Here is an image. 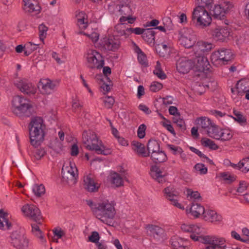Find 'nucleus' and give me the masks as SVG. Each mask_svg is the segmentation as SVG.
<instances>
[{
    "mask_svg": "<svg viewBox=\"0 0 249 249\" xmlns=\"http://www.w3.org/2000/svg\"><path fill=\"white\" fill-rule=\"evenodd\" d=\"M146 228L149 230V234L157 241L163 238L164 233V230L160 227L152 224H148Z\"/></svg>",
    "mask_w": 249,
    "mask_h": 249,
    "instance_id": "nucleus-18",
    "label": "nucleus"
},
{
    "mask_svg": "<svg viewBox=\"0 0 249 249\" xmlns=\"http://www.w3.org/2000/svg\"><path fill=\"white\" fill-rule=\"evenodd\" d=\"M11 104L12 112L19 117H30L34 112L33 106L30 101L21 96L14 97Z\"/></svg>",
    "mask_w": 249,
    "mask_h": 249,
    "instance_id": "nucleus-2",
    "label": "nucleus"
},
{
    "mask_svg": "<svg viewBox=\"0 0 249 249\" xmlns=\"http://www.w3.org/2000/svg\"><path fill=\"white\" fill-rule=\"evenodd\" d=\"M155 75L157 76L160 79H165L167 76L160 68V64L159 61L157 62V65L155 70L153 71Z\"/></svg>",
    "mask_w": 249,
    "mask_h": 249,
    "instance_id": "nucleus-46",
    "label": "nucleus"
},
{
    "mask_svg": "<svg viewBox=\"0 0 249 249\" xmlns=\"http://www.w3.org/2000/svg\"><path fill=\"white\" fill-rule=\"evenodd\" d=\"M94 214L103 223L108 226H114L113 219L115 214V211L111 204L106 201L99 203Z\"/></svg>",
    "mask_w": 249,
    "mask_h": 249,
    "instance_id": "nucleus-3",
    "label": "nucleus"
},
{
    "mask_svg": "<svg viewBox=\"0 0 249 249\" xmlns=\"http://www.w3.org/2000/svg\"><path fill=\"white\" fill-rule=\"evenodd\" d=\"M194 168L201 175L206 174L207 173V168L205 167V165L203 163H197L195 166Z\"/></svg>",
    "mask_w": 249,
    "mask_h": 249,
    "instance_id": "nucleus-53",
    "label": "nucleus"
},
{
    "mask_svg": "<svg viewBox=\"0 0 249 249\" xmlns=\"http://www.w3.org/2000/svg\"><path fill=\"white\" fill-rule=\"evenodd\" d=\"M194 66L193 61L185 57L179 58L176 63L177 71L181 73H188Z\"/></svg>",
    "mask_w": 249,
    "mask_h": 249,
    "instance_id": "nucleus-13",
    "label": "nucleus"
},
{
    "mask_svg": "<svg viewBox=\"0 0 249 249\" xmlns=\"http://www.w3.org/2000/svg\"><path fill=\"white\" fill-rule=\"evenodd\" d=\"M155 50L157 53L161 57H166L169 54L170 49L169 46L163 43L158 44Z\"/></svg>",
    "mask_w": 249,
    "mask_h": 249,
    "instance_id": "nucleus-32",
    "label": "nucleus"
},
{
    "mask_svg": "<svg viewBox=\"0 0 249 249\" xmlns=\"http://www.w3.org/2000/svg\"><path fill=\"white\" fill-rule=\"evenodd\" d=\"M28 153L31 156L34 157L36 160H39L46 154V151L43 148L35 149L30 148L28 150Z\"/></svg>",
    "mask_w": 249,
    "mask_h": 249,
    "instance_id": "nucleus-35",
    "label": "nucleus"
},
{
    "mask_svg": "<svg viewBox=\"0 0 249 249\" xmlns=\"http://www.w3.org/2000/svg\"><path fill=\"white\" fill-rule=\"evenodd\" d=\"M63 144L61 142L57 140L54 142L53 145V150L57 153H60L63 151Z\"/></svg>",
    "mask_w": 249,
    "mask_h": 249,
    "instance_id": "nucleus-58",
    "label": "nucleus"
},
{
    "mask_svg": "<svg viewBox=\"0 0 249 249\" xmlns=\"http://www.w3.org/2000/svg\"><path fill=\"white\" fill-rule=\"evenodd\" d=\"M83 142L84 144H87L88 143H91V145L88 144L86 146L87 149L89 150H93L92 147H93L94 145H98V139L96 134L89 130L88 131H84L83 133Z\"/></svg>",
    "mask_w": 249,
    "mask_h": 249,
    "instance_id": "nucleus-15",
    "label": "nucleus"
},
{
    "mask_svg": "<svg viewBox=\"0 0 249 249\" xmlns=\"http://www.w3.org/2000/svg\"><path fill=\"white\" fill-rule=\"evenodd\" d=\"M25 9L28 8L29 12L39 11L40 7L38 5L37 2L35 0H23Z\"/></svg>",
    "mask_w": 249,
    "mask_h": 249,
    "instance_id": "nucleus-28",
    "label": "nucleus"
},
{
    "mask_svg": "<svg viewBox=\"0 0 249 249\" xmlns=\"http://www.w3.org/2000/svg\"><path fill=\"white\" fill-rule=\"evenodd\" d=\"M39 36L41 40L43 41L46 37V32L48 30L47 27L44 24H41L38 26Z\"/></svg>",
    "mask_w": 249,
    "mask_h": 249,
    "instance_id": "nucleus-51",
    "label": "nucleus"
},
{
    "mask_svg": "<svg viewBox=\"0 0 249 249\" xmlns=\"http://www.w3.org/2000/svg\"><path fill=\"white\" fill-rule=\"evenodd\" d=\"M171 245L176 249L184 248L183 241L182 239L177 236H173L170 240Z\"/></svg>",
    "mask_w": 249,
    "mask_h": 249,
    "instance_id": "nucleus-39",
    "label": "nucleus"
},
{
    "mask_svg": "<svg viewBox=\"0 0 249 249\" xmlns=\"http://www.w3.org/2000/svg\"><path fill=\"white\" fill-rule=\"evenodd\" d=\"M197 6H201L203 9H211L212 8V3L213 0H196Z\"/></svg>",
    "mask_w": 249,
    "mask_h": 249,
    "instance_id": "nucleus-47",
    "label": "nucleus"
},
{
    "mask_svg": "<svg viewBox=\"0 0 249 249\" xmlns=\"http://www.w3.org/2000/svg\"><path fill=\"white\" fill-rule=\"evenodd\" d=\"M199 49L203 53L210 51L213 48L212 43H208L205 42H199L197 43Z\"/></svg>",
    "mask_w": 249,
    "mask_h": 249,
    "instance_id": "nucleus-48",
    "label": "nucleus"
},
{
    "mask_svg": "<svg viewBox=\"0 0 249 249\" xmlns=\"http://www.w3.org/2000/svg\"><path fill=\"white\" fill-rule=\"evenodd\" d=\"M32 190L35 195L37 197L41 196L45 193V187L42 184L39 185L35 184L33 187Z\"/></svg>",
    "mask_w": 249,
    "mask_h": 249,
    "instance_id": "nucleus-42",
    "label": "nucleus"
},
{
    "mask_svg": "<svg viewBox=\"0 0 249 249\" xmlns=\"http://www.w3.org/2000/svg\"><path fill=\"white\" fill-rule=\"evenodd\" d=\"M196 123L201 126L202 128L209 129L210 127L213 124L210 119L206 117H201L197 118L196 120Z\"/></svg>",
    "mask_w": 249,
    "mask_h": 249,
    "instance_id": "nucleus-31",
    "label": "nucleus"
},
{
    "mask_svg": "<svg viewBox=\"0 0 249 249\" xmlns=\"http://www.w3.org/2000/svg\"><path fill=\"white\" fill-rule=\"evenodd\" d=\"M87 67L91 69H100L103 67L104 60L101 54L95 50L88 53L87 56Z\"/></svg>",
    "mask_w": 249,
    "mask_h": 249,
    "instance_id": "nucleus-9",
    "label": "nucleus"
},
{
    "mask_svg": "<svg viewBox=\"0 0 249 249\" xmlns=\"http://www.w3.org/2000/svg\"><path fill=\"white\" fill-rule=\"evenodd\" d=\"M99 185L96 183L89 175L84 178V187L89 192H95L98 191Z\"/></svg>",
    "mask_w": 249,
    "mask_h": 249,
    "instance_id": "nucleus-19",
    "label": "nucleus"
},
{
    "mask_svg": "<svg viewBox=\"0 0 249 249\" xmlns=\"http://www.w3.org/2000/svg\"><path fill=\"white\" fill-rule=\"evenodd\" d=\"M23 213L38 224H41L42 216L40 210L33 204H26L21 209Z\"/></svg>",
    "mask_w": 249,
    "mask_h": 249,
    "instance_id": "nucleus-10",
    "label": "nucleus"
},
{
    "mask_svg": "<svg viewBox=\"0 0 249 249\" xmlns=\"http://www.w3.org/2000/svg\"><path fill=\"white\" fill-rule=\"evenodd\" d=\"M132 145L133 149L136 151L139 155H141L143 157L149 156V153L146 152L145 147L143 144L137 141H133Z\"/></svg>",
    "mask_w": 249,
    "mask_h": 249,
    "instance_id": "nucleus-23",
    "label": "nucleus"
},
{
    "mask_svg": "<svg viewBox=\"0 0 249 249\" xmlns=\"http://www.w3.org/2000/svg\"><path fill=\"white\" fill-rule=\"evenodd\" d=\"M205 213V209L200 204L197 203H193L190 208V213L195 217H198L202 214L204 215Z\"/></svg>",
    "mask_w": 249,
    "mask_h": 249,
    "instance_id": "nucleus-27",
    "label": "nucleus"
},
{
    "mask_svg": "<svg viewBox=\"0 0 249 249\" xmlns=\"http://www.w3.org/2000/svg\"><path fill=\"white\" fill-rule=\"evenodd\" d=\"M111 183L114 184L116 187H119L123 185V177L121 175L116 173L114 172L111 175Z\"/></svg>",
    "mask_w": 249,
    "mask_h": 249,
    "instance_id": "nucleus-37",
    "label": "nucleus"
},
{
    "mask_svg": "<svg viewBox=\"0 0 249 249\" xmlns=\"http://www.w3.org/2000/svg\"><path fill=\"white\" fill-rule=\"evenodd\" d=\"M138 60L139 63L143 67H146L148 66L147 57L144 53L138 55Z\"/></svg>",
    "mask_w": 249,
    "mask_h": 249,
    "instance_id": "nucleus-52",
    "label": "nucleus"
},
{
    "mask_svg": "<svg viewBox=\"0 0 249 249\" xmlns=\"http://www.w3.org/2000/svg\"><path fill=\"white\" fill-rule=\"evenodd\" d=\"M233 58L234 54L231 50L225 48L218 49L213 52L211 56L212 63L216 66L228 64Z\"/></svg>",
    "mask_w": 249,
    "mask_h": 249,
    "instance_id": "nucleus-4",
    "label": "nucleus"
},
{
    "mask_svg": "<svg viewBox=\"0 0 249 249\" xmlns=\"http://www.w3.org/2000/svg\"><path fill=\"white\" fill-rule=\"evenodd\" d=\"M150 175L151 177L159 183L164 181V176L162 175V172L160 168L156 165H152L150 168Z\"/></svg>",
    "mask_w": 249,
    "mask_h": 249,
    "instance_id": "nucleus-21",
    "label": "nucleus"
},
{
    "mask_svg": "<svg viewBox=\"0 0 249 249\" xmlns=\"http://www.w3.org/2000/svg\"><path fill=\"white\" fill-rule=\"evenodd\" d=\"M167 147L171 151H173V153L174 155H176L178 153L181 154V153L183 152L182 149L181 147L176 146L173 144H168Z\"/></svg>",
    "mask_w": 249,
    "mask_h": 249,
    "instance_id": "nucleus-57",
    "label": "nucleus"
},
{
    "mask_svg": "<svg viewBox=\"0 0 249 249\" xmlns=\"http://www.w3.org/2000/svg\"><path fill=\"white\" fill-rule=\"evenodd\" d=\"M163 192L166 195V197L171 201H173L174 199V197L178 196V194H173V193L169 192V190L168 188H165Z\"/></svg>",
    "mask_w": 249,
    "mask_h": 249,
    "instance_id": "nucleus-63",
    "label": "nucleus"
},
{
    "mask_svg": "<svg viewBox=\"0 0 249 249\" xmlns=\"http://www.w3.org/2000/svg\"><path fill=\"white\" fill-rule=\"evenodd\" d=\"M203 217L205 220L210 221L212 222L220 221L222 219L221 216L218 215L213 210H208L207 212L205 211Z\"/></svg>",
    "mask_w": 249,
    "mask_h": 249,
    "instance_id": "nucleus-25",
    "label": "nucleus"
},
{
    "mask_svg": "<svg viewBox=\"0 0 249 249\" xmlns=\"http://www.w3.org/2000/svg\"><path fill=\"white\" fill-rule=\"evenodd\" d=\"M114 99L112 96H107L104 100L105 106L107 108H110L114 103Z\"/></svg>",
    "mask_w": 249,
    "mask_h": 249,
    "instance_id": "nucleus-59",
    "label": "nucleus"
},
{
    "mask_svg": "<svg viewBox=\"0 0 249 249\" xmlns=\"http://www.w3.org/2000/svg\"><path fill=\"white\" fill-rule=\"evenodd\" d=\"M104 76L102 74H97L95 76V78L98 80H100L101 81H105V80H108V83H110L111 81L109 77H108V74H110L111 73V70L110 68L108 66L104 67L103 70Z\"/></svg>",
    "mask_w": 249,
    "mask_h": 249,
    "instance_id": "nucleus-38",
    "label": "nucleus"
},
{
    "mask_svg": "<svg viewBox=\"0 0 249 249\" xmlns=\"http://www.w3.org/2000/svg\"><path fill=\"white\" fill-rule=\"evenodd\" d=\"M151 158L155 163L164 162L167 159L165 153L162 151H160V150L158 152L152 153L151 155Z\"/></svg>",
    "mask_w": 249,
    "mask_h": 249,
    "instance_id": "nucleus-33",
    "label": "nucleus"
},
{
    "mask_svg": "<svg viewBox=\"0 0 249 249\" xmlns=\"http://www.w3.org/2000/svg\"><path fill=\"white\" fill-rule=\"evenodd\" d=\"M213 241L212 245H208L205 249H225L226 246L225 244V240L222 237H218L213 236Z\"/></svg>",
    "mask_w": 249,
    "mask_h": 249,
    "instance_id": "nucleus-22",
    "label": "nucleus"
},
{
    "mask_svg": "<svg viewBox=\"0 0 249 249\" xmlns=\"http://www.w3.org/2000/svg\"><path fill=\"white\" fill-rule=\"evenodd\" d=\"M236 94L242 96L249 90V79L239 80L236 84Z\"/></svg>",
    "mask_w": 249,
    "mask_h": 249,
    "instance_id": "nucleus-20",
    "label": "nucleus"
},
{
    "mask_svg": "<svg viewBox=\"0 0 249 249\" xmlns=\"http://www.w3.org/2000/svg\"><path fill=\"white\" fill-rule=\"evenodd\" d=\"M201 232V230L199 227L197 225H192L191 231L190 238H191V236L193 234L195 235H202L200 234Z\"/></svg>",
    "mask_w": 249,
    "mask_h": 249,
    "instance_id": "nucleus-62",
    "label": "nucleus"
},
{
    "mask_svg": "<svg viewBox=\"0 0 249 249\" xmlns=\"http://www.w3.org/2000/svg\"><path fill=\"white\" fill-rule=\"evenodd\" d=\"M209 65L207 57L204 56H200L197 58L196 66L199 71H204L209 70V68L208 66Z\"/></svg>",
    "mask_w": 249,
    "mask_h": 249,
    "instance_id": "nucleus-29",
    "label": "nucleus"
},
{
    "mask_svg": "<svg viewBox=\"0 0 249 249\" xmlns=\"http://www.w3.org/2000/svg\"><path fill=\"white\" fill-rule=\"evenodd\" d=\"M38 224H39L37 223H36V224H32V231L33 233L38 238L40 239H43V237L42 234V231L39 229V227L38 225Z\"/></svg>",
    "mask_w": 249,
    "mask_h": 249,
    "instance_id": "nucleus-50",
    "label": "nucleus"
},
{
    "mask_svg": "<svg viewBox=\"0 0 249 249\" xmlns=\"http://www.w3.org/2000/svg\"><path fill=\"white\" fill-rule=\"evenodd\" d=\"M186 192L187 197L190 196V198H193L196 199L201 198L200 195L197 191L194 192L191 189H188Z\"/></svg>",
    "mask_w": 249,
    "mask_h": 249,
    "instance_id": "nucleus-61",
    "label": "nucleus"
},
{
    "mask_svg": "<svg viewBox=\"0 0 249 249\" xmlns=\"http://www.w3.org/2000/svg\"><path fill=\"white\" fill-rule=\"evenodd\" d=\"M230 34V32L227 27H218L214 29L212 32L213 36L214 38L221 42L227 41Z\"/></svg>",
    "mask_w": 249,
    "mask_h": 249,
    "instance_id": "nucleus-17",
    "label": "nucleus"
},
{
    "mask_svg": "<svg viewBox=\"0 0 249 249\" xmlns=\"http://www.w3.org/2000/svg\"><path fill=\"white\" fill-rule=\"evenodd\" d=\"M29 137L31 144L36 148L44 139V130L45 125L41 117H35L32 118L29 124Z\"/></svg>",
    "mask_w": 249,
    "mask_h": 249,
    "instance_id": "nucleus-1",
    "label": "nucleus"
},
{
    "mask_svg": "<svg viewBox=\"0 0 249 249\" xmlns=\"http://www.w3.org/2000/svg\"><path fill=\"white\" fill-rule=\"evenodd\" d=\"M78 171L74 164L70 162L69 166H63L61 174L63 181L67 182L69 185H72L77 182L78 177Z\"/></svg>",
    "mask_w": 249,
    "mask_h": 249,
    "instance_id": "nucleus-6",
    "label": "nucleus"
},
{
    "mask_svg": "<svg viewBox=\"0 0 249 249\" xmlns=\"http://www.w3.org/2000/svg\"><path fill=\"white\" fill-rule=\"evenodd\" d=\"M146 128V126L143 124L139 126L137 131V135L140 139H142L145 137Z\"/></svg>",
    "mask_w": 249,
    "mask_h": 249,
    "instance_id": "nucleus-54",
    "label": "nucleus"
},
{
    "mask_svg": "<svg viewBox=\"0 0 249 249\" xmlns=\"http://www.w3.org/2000/svg\"><path fill=\"white\" fill-rule=\"evenodd\" d=\"M10 243L17 249H25L28 247L29 241L23 233L15 231L11 234Z\"/></svg>",
    "mask_w": 249,
    "mask_h": 249,
    "instance_id": "nucleus-8",
    "label": "nucleus"
},
{
    "mask_svg": "<svg viewBox=\"0 0 249 249\" xmlns=\"http://www.w3.org/2000/svg\"><path fill=\"white\" fill-rule=\"evenodd\" d=\"M115 30L119 36H124L125 37L129 36V34L125 32V25L124 23H119L115 26Z\"/></svg>",
    "mask_w": 249,
    "mask_h": 249,
    "instance_id": "nucleus-43",
    "label": "nucleus"
},
{
    "mask_svg": "<svg viewBox=\"0 0 249 249\" xmlns=\"http://www.w3.org/2000/svg\"><path fill=\"white\" fill-rule=\"evenodd\" d=\"M233 114L235 117H233L235 121L242 125H244L247 123V119L246 117L239 111L237 110L233 111Z\"/></svg>",
    "mask_w": 249,
    "mask_h": 249,
    "instance_id": "nucleus-45",
    "label": "nucleus"
},
{
    "mask_svg": "<svg viewBox=\"0 0 249 249\" xmlns=\"http://www.w3.org/2000/svg\"><path fill=\"white\" fill-rule=\"evenodd\" d=\"M163 24L166 31H170L173 29V25L172 20L169 18H166L163 19Z\"/></svg>",
    "mask_w": 249,
    "mask_h": 249,
    "instance_id": "nucleus-60",
    "label": "nucleus"
},
{
    "mask_svg": "<svg viewBox=\"0 0 249 249\" xmlns=\"http://www.w3.org/2000/svg\"><path fill=\"white\" fill-rule=\"evenodd\" d=\"M120 11L122 14L128 15L127 17L124 16L121 17L120 18V21L121 22L120 23H124V22L126 21V20H129L130 19H136V18H132L130 17V7L127 5L125 6L122 5V6L120 8Z\"/></svg>",
    "mask_w": 249,
    "mask_h": 249,
    "instance_id": "nucleus-34",
    "label": "nucleus"
},
{
    "mask_svg": "<svg viewBox=\"0 0 249 249\" xmlns=\"http://www.w3.org/2000/svg\"><path fill=\"white\" fill-rule=\"evenodd\" d=\"M156 32L154 31V29L149 28L145 29L144 32L142 35V37L148 44L155 43V35Z\"/></svg>",
    "mask_w": 249,
    "mask_h": 249,
    "instance_id": "nucleus-24",
    "label": "nucleus"
},
{
    "mask_svg": "<svg viewBox=\"0 0 249 249\" xmlns=\"http://www.w3.org/2000/svg\"><path fill=\"white\" fill-rule=\"evenodd\" d=\"M191 239L195 241H199L205 244L212 245L214 238L213 236L195 235L193 234L191 236Z\"/></svg>",
    "mask_w": 249,
    "mask_h": 249,
    "instance_id": "nucleus-26",
    "label": "nucleus"
},
{
    "mask_svg": "<svg viewBox=\"0 0 249 249\" xmlns=\"http://www.w3.org/2000/svg\"><path fill=\"white\" fill-rule=\"evenodd\" d=\"M221 129L219 128L214 124L210 127L209 129L207 130V134L210 137L219 140L220 137L219 136L221 131Z\"/></svg>",
    "mask_w": 249,
    "mask_h": 249,
    "instance_id": "nucleus-30",
    "label": "nucleus"
},
{
    "mask_svg": "<svg viewBox=\"0 0 249 249\" xmlns=\"http://www.w3.org/2000/svg\"><path fill=\"white\" fill-rule=\"evenodd\" d=\"M212 22V17L206 9L201 6L196 7L193 10L191 24L203 27L209 26Z\"/></svg>",
    "mask_w": 249,
    "mask_h": 249,
    "instance_id": "nucleus-5",
    "label": "nucleus"
},
{
    "mask_svg": "<svg viewBox=\"0 0 249 249\" xmlns=\"http://www.w3.org/2000/svg\"><path fill=\"white\" fill-rule=\"evenodd\" d=\"M56 84L49 79H41L39 83L38 88L40 91L44 94H50L54 90Z\"/></svg>",
    "mask_w": 249,
    "mask_h": 249,
    "instance_id": "nucleus-16",
    "label": "nucleus"
},
{
    "mask_svg": "<svg viewBox=\"0 0 249 249\" xmlns=\"http://www.w3.org/2000/svg\"><path fill=\"white\" fill-rule=\"evenodd\" d=\"M160 146L159 142L155 140L150 139L148 141L147 144V149L148 150L147 153H150L152 152V154L159 151Z\"/></svg>",
    "mask_w": 249,
    "mask_h": 249,
    "instance_id": "nucleus-36",
    "label": "nucleus"
},
{
    "mask_svg": "<svg viewBox=\"0 0 249 249\" xmlns=\"http://www.w3.org/2000/svg\"><path fill=\"white\" fill-rule=\"evenodd\" d=\"M219 136L220 137L219 140L221 141H229L232 137V134L228 130L221 131Z\"/></svg>",
    "mask_w": 249,
    "mask_h": 249,
    "instance_id": "nucleus-49",
    "label": "nucleus"
},
{
    "mask_svg": "<svg viewBox=\"0 0 249 249\" xmlns=\"http://www.w3.org/2000/svg\"><path fill=\"white\" fill-rule=\"evenodd\" d=\"M15 86L22 92L26 94H34L36 88L31 82L25 79L20 80L15 83Z\"/></svg>",
    "mask_w": 249,
    "mask_h": 249,
    "instance_id": "nucleus-14",
    "label": "nucleus"
},
{
    "mask_svg": "<svg viewBox=\"0 0 249 249\" xmlns=\"http://www.w3.org/2000/svg\"><path fill=\"white\" fill-rule=\"evenodd\" d=\"M220 177L228 183H231L236 180V176L229 172H222L219 174Z\"/></svg>",
    "mask_w": 249,
    "mask_h": 249,
    "instance_id": "nucleus-44",
    "label": "nucleus"
},
{
    "mask_svg": "<svg viewBox=\"0 0 249 249\" xmlns=\"http://www.w3.org/2000/svg\"><path fill=\"white\" fill-rule=\"evenodd\" d=\"M232 5L230 2H224L223 4L215 5L211 13L214 19L222 20L225 18V15L228 13Z\"/></svg>",
    "mask_w": 249,
    "mask_h": 249,
    "instance_id": "nucleus-11",
    "label": "nucleus"
},
{
    "mask_svg": "<svg viewBox=\"0 0 249 249\" xmlns=\"http://www.w3.org/2000/svg\"><path fill=\"white\" fill-rule=\"evenodd\" d=\"M178 36L179 43L186 48L192 47L196 41L195 36L192 34L190 29L184 28L180 29Z\"/></svg>",
    "mask_w": 249,
    "mask_h": 249,
    "instance_id": "nucleus-7",
    "label": "nucleus"
},
{
    "mask_svg": "<svg viewBox=\"0 0 249 249\" xmlns=\"http://www.w3.org/2000/svg\"><path fill=\"white\" fill-rule=\"evenodd\" d=\"M101 45L107 51L115 52L120 46V41L118 35L104 38L101 40Z\"/></svg>",
    "mask_w": 249,
    "mask_h": 249,
    "instance_id": "nucleus-12",
    "label": "nucleus"
},
{
    "mask_svg": "<svg viewBox=\"0 0 249 249\" xmlns=\"http://www.w3.org/2000/svg\"><path fill=\"white\" fill-rule=\"evenodd\" d=\"M88 238V241L94 243H98L100 239V236L98 232L97 231H94L91 232V235L89 236Z\"/></svg>",
    "mask_w": 249,
    "mask_h": 249,
    "instance_id": "nucleus-55",
    "label": "nucleus"
},
{
    "mask_svg": "<svg viewBox=\"0 0 249 249\" xmlns=\"http://www.w3.org/2000/svg\"><path fill=\"white\" fill-rule=\"evenodd\" d=\"M24 46L25 47V48L28 50L31 53L33 52L38 48L37 44L32 43L31 42L27 43Z\"/></svg>",
    "mask_w": 249,
    "mask_h": 249,
    "instance_id": "nucleus-64",
    "label": "nucleus"
},
{
    "mask_svg": "<svg viewBox=\"0 0 249 249\" xmlns=\"http://www.w3.org/2000/svg\"><path fill=\"white\" fill-rule=\"evenodd\" d=\"M201 143L203 146L209 147L212 150H216L218 148V146L213 141L207 138H202Z\"/></svg>",
    "mask_w": 249,
    "mask_h": 249,
    "instance_id": "nucleus-40",
    "label": "nucleus"
},
{
    "mask_svg": "<svg viewBox=\"0 0 249 249\" xmlns=\"http://www.w3.org/2000/svg\"><path fill=\"white\" fill-rule=\"evenodd\" d=\"M162 85L158 82H153L150 86V90L152 92H157L162 88Z\"/></svg>",
    "mask_w": 249,
    "mask_h": 249,
    "instance_id": "nucleus-56",
    "label": "nucleus"
},
{
    "mask_svg": "<svg viewBox=\"0 0 249 249\" xmlns=\"http://www.w3.org/2000/svg\"><path fill=\"white\" fill-rule=\"evenodd\" d=\"M92 149H93V150H95L96 153L104 155H109L111 152L110 149L106 148L103 145L99 146L98 144H94L93 147H92Z\"/></svg>",
    "mask_w": 249,
    "mask_h": 249,
    "instance_id": "nucleus-41",
    "label": "nucleus"
}]
</instances>
